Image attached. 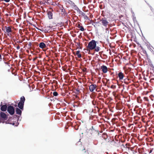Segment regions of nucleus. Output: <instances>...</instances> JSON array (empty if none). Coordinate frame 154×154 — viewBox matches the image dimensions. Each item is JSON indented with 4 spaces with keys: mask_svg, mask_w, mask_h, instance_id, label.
I'll list each match as a JSON object with an SVG mask.
<instances>
[{
    "mask_svg": "<svg viewBox=\"0 0 154 154\" xmlns=\"http://www.w3.org/2000/svg\"><path fill=\"white\" fill-rule=\"evenodd\" d=\"M31 45H32L31 43V42H29L28 44V46L29 47H31Z\"/></svg>",
    "mask_w": 154,
    "mask_h": 154,
    "instance_id": "cd10ccee",
    "label": "nucleus"
},
{
    "mask_svg": "<svg viewBox=\"0 0 154 154\" xmlns=\"http://www.w3.org/2000/svg\"><path fill=\"white\" fill-rule=\"evenodd\" d=\"M96 88V85H91L89 88L90 91L91 92H93V93L91 94V97L94 98V100L92 101V103L94 106H95L96 104V100H95V93L93 92V91Z\"/></svg>",
    "mask_w": 154,
    "mask_h": 154,
    "instance_id": "f03ea898",
    "label": "nucleus"
},
{
    "mask_svg": "<svg viewBox=\"0 0 154 154\" xmlns=\"http://www.w3.org/2000/svg\"><path fill=\"white\" fill-rule=\"evenodd\" d=\"M25 100V98L24 96H23L20 97V101L18 104V106L20 109L22 110L23 109L24 103Z\"/></svg>",
    "mask_w": 154,
    "mask_h": 154,
    "instance_id": "20e7f679",
    "label": "nucleus"
},
{
    "mask_svg": "<svg viewBox=\"0 0 154 154\" xmlns=\"http://www.w3.org/2000/svg\"><path fill=\"white\" fill-rule=\"evenodd\" d=\"M152 152V149H151L149 152V153H151Z\"/></svg>",
    "mask_w": 154,
    "mask_h": 154,
    "instance_id": "ea45409f",
    "label": "nucleus"
},
{
    "mask_svg": "<svg viewBox=\"0 0 154 154\" xmlns=\"http://www.w3.org/2000/svg\"><path fill=\"white\" fill-rule=\"evenodd\" d=\"M39 47L43 49L45 48L46 47V46L44 42H42L39 43Z\"/></svg>",
    "mask_w": 154,
    "mask_h": 154,
    "instance_id": "6ab92c4d",
    "label": "nucleus"
},
{
    "mask_svg": "<svg viewBox=\"0 0 154 154\" xmlns=\"http://www.w3.org/2000/svg\"><path fill=\"white\" fill-rule=\"evenodd\" d=\"M102 70L103 72L105 73L107 72L108 71V68L106 66L104 65H103L101 67L99 66L97 68V70Z\"/></svg>",
    "mask_w": 154,
    "mask_h": 154,
    "instance_id": "39448f33",
    "label": "nucleus"
},
{
    "mask_svg": "<svg viewBox=\"0 0 154 154\" xmlns=\"http://www.w3.org/2000/svg\"><path fill=\"white\" fill-rule=\"evenodd\" d=\"M95 2V0H94V2Z\"/></svg>",
    "mask_w": 154,
    "mask_h": 154,
    "instance_id": "6e6d98bb",
    "label": "nucleus"
},
{
    "mask_svg": "<svg viewBox=\"0 0 154 154\" xmlns=\"http://www.w3.org/2000/svg\"><path fill=\"white\" fill-rule=\"evenodd\" d=\"M76 91H77V92H79V90L78 89H76Z\"/></svg>",
    "mask_w": 154,
    "mask_h": 154,
    "instance_id": "79ce46f5",
    "label": "nucleus"
},
{
    "mask_svg": "<svg viewBox=\"0 0 154 154\" xmlns=\"http://www.w3.org/2000/svg\"><path fill=\"white\" fill-rule=\"evenodd\" d=\"M97 109L99 116L100 117L103 116L102 114L103 112V110L102 108H99L97 106Z\"/></svg>",
    "mask_w": 154,
    "mask_h": 154,
    "instance_id": "9d476101",
    "label": "nucleus"
},
{
    "mask_svg": "<svg viewBox=\"0 0 154 154\" xmlns=\"http://www.w3.org/2000/svg\"><path fill=\"white\" fill-rule=\"evenodd\" d=\"M126 79H124V80H125V83H126Z\"/></svg>",
    "mask_w": 154,
    "mask_h": 154,
    "instance_id": "49530a36",
    "label": "nucleus"
},
{
    "mask_svg": "<svg viewBox=\"0 0 154 154\" xmlns=\"http://www.w3.org/2000/svg\"><path fill=\"white\" fill-rule=\"evenodd\" d=\"M99 54H101V52H99Z\"/></svg>",
    "mask_w": 154,
    "mask_h": 154,
    "instance_id": "09e8293b",
    "label": "nucleus"
},
{
    "mask_svg": "<svg viewBox=\"0 0 154 154\" xmlns=\"http://www.w3.org/2000/svg\"><path fill=\"white\" fill-rule=\"evenodd\" d=\"M80 14H81V15L83 17H84V18L86 19V20H87V19H88V17L87 16V15H86L85 13H84V12H83L82 11H81L80 12Z\"/></svg>",
    "mask_w": 154,
    "mask_h": 154,
    "instance_id": "f3484780",
    "label": "nucleus"
},
{
    "mask_svg": "<svg viewBox=\"0 0 154 154\" xmlns=\"http://www.w3.org/2000/svg\"><path fill=\"white\" fill-rule=\"evenodd\" d=\"M92 24L95 27V25H96L95 23L93 21H92Z\"/></svg>",
    "mask_w": 154,
    "mask_h": 154,
    "instance_id": "7c9ffc66",
    "label": "nucleus"
},
{
    "mask_svg": "<svg viewBox=\"0 0 154 154\" xmlns=\"http://www.w3.org/2000/svg\"><path fill=\"white\" fill-rule=\"evenodd\" d=\"M118 76L120 80H122L124 78V75L122 72H120L118 73Z\"/></svg>",
    "mask_w": 154,
    "mask_h": 154,
    "instance_id": "4468645a",
    "label": "nucleus"
},
{
    "mask_svg": "<svg viewBox=\"0 0 154 154\" xmlns=\"http://www.w3.org/2000/svg\"><path fill=\"white\" fill-rule=\"evenodd\" d=\"M78 27L80 28V29L81 31H84V28L82 26H81L80 24L78 25Z\"/></svg>",
    "mask_w": 154,
    "mask_h": 154,
    "instance_id": "5701e85b",
    "label": "nucleus"
},
{
    "mask_svg": "<svg viewBox=\"0 0 154 154\" xmlns=\"http://www.w3.org/2000/svg\"><path fill=\"white\" fill-rule=\"evenodd\" d=\"M7 111L11 115H12L14 113V108L12 106H8L7 108Z\"/></svg>",
    "mask_w": 154,
    "mask_h": 154,
    "instance_id": "423d86ee",
    "label": "nucleus"
},
{
    "mask_svg": "<svg viewBox=\"0 0 154 154\" xmlns=\"http://www.w3.org/2000/svg\"><path fill=\"white\" fill-rule=\"evenodd\" d=\"M101 22L102 24L105 27H106L108 25V22L107 21L106 19H102L101 20Z\"/></svg>",
    "mask_w": 154,
    "mask_h": 154,
    "instance_id": "9b49d317",
    "label": "nucleus"
},
{
    "mask_svg": "<svg viewBox=\"0 0 154 154\" xmlns=\"http://www.w3.org/2000/svg\"><path fill=\"white\" fill-rule=\"evenodd\" d=\"M100 70H97V71H98V73L99 75H100Z\"/></svg>",
    "mask_w": 154,
    "mask_h": 154,
    "instance_id": "4c0bfd02",
    "label": "nucleus"
},
{
    "mask_svg": "<svg viewBox=\"0 0 154 154\" xmlns=\"http://www.w3.org/2000/svg\"><path fill=\"white\" fill-rule=\"evenodd\" d=\"M14 106H17V105H15Z\"/></svg>",
    "mask_w": 154,
    "mask_h": 154,
    "instance_id": "3c124183",
    "label": "nucleus"
},
{
    "mask_svg": "<svg viewBox=\"0 0 154 154\" xmlns=\"http://www.w3.org/2000/svg\"><path fill=\"white\" fill-rule=\"evenodd\" d=\"M96 42L94 40H92L88 44L87 47L88 50H94L95 51H96Z\"/></svg>",
    "mask_w": 154,
    "mask_h": 154,
    "instance_id": "7ed1b4c3",
    "label": "nucleus"
},
{
    "mask_svg": "<svg viewBox=\"0 0 154 154\" xmlns=\"http://www.w3.org/2000/svg\"><path fill=\"white\" fill-rule=\"evenodd\" d=\"M53 95L54 96H57L58 95V93L57 92L54 91L53 93Z\"/></svg>",
    "mask_w": 154,
    "mask_h": 154,
    "instance_id": "b1692460",
    "label": "nucleus"
},
{
    "mask_svg": "<svg viewBox=\"0 0 154 154\" xmlns=\"http://www.w3.org/2000/svg\"><path fill=\"white\" fill-rule=\"evenodd\" d=\"M91 130L92 131H93L94 133H95V130H94V128L93 126H92V128L91 129Z\"/></svg>",
    "mask_w": 154,
    "mask_h": 154,
    "instance_id": "c85d7f7f",
    "label": "nucleus"
},
{
    "mask_svg": "<svg viewBox=\"0 0 154 154\" xmlns=\"http://www.w3.org/2000/svg\"><path fill=\"white\" fill-rule=\"evenodd\" d=\"M20 48V47L19 45H18V46H17V50H19V49Z\"/></svg>",
    "mask_w": 154,
    "mask_h": 154,
    "instance_id": "c9c22d12",
    "label": "nucleus"
},
{
    "mask_svg": "<svg viewBox=\"0 0 154 154\" xmlns=\"http://www.w3.org/2000/svg\"><path fill=\"white\" fill-rule=\"evenodd\" d=\"M111 88H116V87L115 85H111Z\"/></svg>",
    "mask_w": 154,
    "mask_h": 154,
    "instance_id": "2f4dec72",
    "label": "nucleus"
},
{
    "mask_svg": "<svg viewBox=\"0 0 154 154\" xmlns=\"http://www.w3.org/2000/svg\"><path fill=\"white\" fill-rule=\"evenodd\" d=\"M144 99L145 100L148 101V99L147 97H144Z\"/></svg>",
    "mask_w": 154,
    "mask_h": 154,
    "instance_id": "bb28decb",
    "label": "nucleus"
},
{
    "mask_svg": "<svg viewBox=\"0 0 154 154\" xmlns=\"http://www.w3.org/2000/svg\"><path fill=\"white\" fill-rule=\"evenodd\" d=\"M137 100H138V98H137ZM138 102L140 103V102H139L138 100Z\"/></svg>",
    "mask_w": 154,
    "mask_h": 154,
    "instance_id": "864d4df0",
    "label": "nucleus"
},
{
    "mask_svg": "<svg viewBox=\"0 0 154 154\" xmlns=\"http://www.w3.org/2000/svg\"><path fill=\"white\" fill-rule=\"evenodd\" d=\"M3 0L7 2H9L10 1V0Z\"/></svg>",
    "mask_w": 154,
    "mask_h": 154,
    "instance_id": "72a5a7b5",
    "label": "nucleus"
},
{
    "mask_svg": "<svg viewBox=\"0 0 154 154\" xmlns=\"http://www.w3.org/2000/svg\"><path fill=\"white\" fill-rule=\"evenodd\" d=\"M58 6L61 11V12L63 13H64L66 11L63 6L61 5H58Z\"/></svg>",
    "mask_w": 154,
    "mask_h": 154,
    "instance_id": "2eb2a0df",
    "label": "nucleus"
},
{
    "mask_svg": "<svg viewBox=\"0 0 154 154\" xmlns=\"http://www.w3.org/2000/svg\"><path fill=\"white\" fill-rule=\"evenodd\" d=\"M5 33H7V35L8 36H9L11 35V32H12L11 28L10 26H5Z\"/></svg>",
    "mask_w": 154,
    "mask_h": 154,
    "instance_id": "0eeeda50",
    "label": "nucleus"
},
{
    "mask_svg": "<svg viewBox=\"0 0 154 154\" xmlns=\"http://www.w3.org/2000/svg\"><path fill=\"white\" fill-rule=\"evenodd\" d=\"M37 58V57H35V58H34L33 59V61H35V60Z\"/></svg>",
    "mask_w": 154,
    "mask_h": 154,
    "instance_id": "58836bf2",
    "label": "nucleus"
},
{
    "mask_svg": "<svg viewBox=\"0 0 154 154\" xmlns=\"http://www.w3.org/2000/svg\"><path fill=\"white\" fill-rule=\"evenodd\" d=\"M101 61H103L101 60L99 58L98 59V61L97 62H100Z\"/></svg>",
    "mask_w": 154,
    "mask_h": 154,
    "instance_id": "f704fd0d",
    "label": "nucleus"
},
{
    "mask_svg": "<svg viewBox=\"0 0 154 154\" xmlns=\"http://www.w3.org/2000/svg\"><path fill=\"white\" fill-rule=\"evenodd\" d=\"M50 9H51V11H48V17L49 19H51L53 18V13L52 12L54 11L51 8Z\"/></svg>",
    "mask_w": 154,
    "mask_h": 154,
    "instance_id": "6e6552de",
    "label": "nucleus"
},
{
    "mask_svg": "<svg viewBox=\"0 0 154 154\" xmlns=\"http://www.w3.org/2000/svg\"><path fill=\"white\" fill-rule=\"evenodd\" d=\"M7 106L6 105H2L1 108V109L2 111H5L7 109Z\"/></svg>",
    "mask_w": 154,
    "mask_h": 154,
    "instance_id": "a211bd4d",
    "label": "nucleus"
},
{
    "mask_svg": "<svg viewBox=\"0 0 154 154\" xmlns=\"http://www.w3.org/2000/svg\"><path fill=\"white\" fill-rule=\"evenodd\" d=\"M98 56L99 55H98Z\"/></svg>",
    "mask_w": 154,
    "mask_h": 154,
    "instance_id": "5fc2aeb1",
    "label": "nucleus"
},
{
    "mask_svg": "<svg viewBox=\"0 0 154 154\" xmlns=\"http://www.w3.org/2000/svg\"><path fill=\"white\" fill-rule=\"evenodd\" d=\"M140 47L141 48V49L142 50V52H143V54L145 55H147V54L146 51L144 50L142 47L140 45Z\"/></svg>",
    "mask_w": 154,
    "mask_h": 154,
    "instance_id": "412c9836",
    "label": "nucleus"
},
{
    "mask_svg": "<svg viewBox=\"0 0 154 154\" xmlns=\"http://www.w3.org/2000/svg\"><path fill=\"white\" fill-rule=\"evenodd\" d=\"M97 64L99 65V66H100V64H101L102 63H100V62H97Z\"/></svg>",
    "mask_w": 154,
    "mask_h": 154,
    "instance_id": "e433bc0d",
    "label": "nucleus"
},
{
    "mask_svg": "<svg viewBox=\"0 0 154 154\" xmlns=\"http://www.w3.org/2000/svg\"><path fill=\"white\" fill-rule=\"evenodd\" d=\"M77 44L78 46L80 45V43H77Z\"/></svg>",
    "mask_w": 154,
    "mask_h": 154,
    "instance_id": "37998d69",
    "label": "nucleus"
},
{
    "mask_svg": "<svg viewBox=\"0 0 154 154\" xmlns=\"http://www.w3.org/2000/svg\"><path fill=\"white\" fill-rule=\"evenodd\" d=\"M79 149L80 151L82 152H85L86 153V154H89L88 150L85 151V149L84 148V147L82 145H81L79 147Z\"/></svg>",
    "mask_w": 154,
    "mask_h": 154,
    "instance_id": "1a4fd4ad",
    "label": "nucleus"
},
{
    "mask_svg": "<svg viewBox=\"0 0 154 154\" xmlns=\"http://www.w3.org/2000/svg\"><path fill=\"white\" fill-rule=\"evenodd\" d=\"M98 89L97 88V97H102V92L100 91V89L98 90Z\"/></svg>",
    "mask_w": 154,
    "mask_h": 154,
    "instance_id": "dca6fc26",
    "label": "nucleus"
},
{
    "mask_svg": "<svg viewBox=\"0 0 154 154\" xmlns=\"http://www.w3.org/2000/svg\"><path fill=\"white\" fill-rule=\"evenodd\" d=\"M99 101H98V102L97 101V104L99 103Z\"/></svg>",
    "mask_w": 154,
    "mask_h": 154,
    "instance_id": "de8ad7c7",
    "label": "nucleus"
},
{
    "mask_svg": "<svg viewBox=\"0 0 154 154\" xmlns=\"http://www.w3.org/2000/svg\"><path fill=\"white\" fill-rule=\"evenodd\" d=\"M100 48L98 47H97V52H98L100 50Z\"/></svg>",
    "mask_w": 154,
    "mask_h": 154,
    "instance_id": "473e14b6",
    "label": "nucleus"
},
{
    "mask_svg": "<svg viewBox=\"0 0 154 154\" xmlns=\"http://www.w3.org/2000/svg\"><path fill=\"white\" fill-rule=\"evenodd\" d=\"M80 51H77L76 53V55L79 58H80L81 57V54L79 53Z\"/></svg>",
    "mask_w": 154,
    "mask_h": 154,
    "instance_id": "4be33fe9",
    "label": "nucleus"
},
{
    "mask_svg": "<svg viewBox=\"0 0 154 154\" xmlns=\"http://www.w3.org/2000/svg\"><path fill=\"white\" fill-rule=\"evenodd\" d=\"M99 129H101V130H97L98 132V135H97V141L99 145H101L105 142V140L107 138V135L105 133H103L101 134L103 132L102 128H103V126L102 125H99Z\"/></svg>",
    "mask_w": 154,
    "mask_h": 154,
    "instance_id": "f257e3e1",
    "label": "nucleus"
},
{
    "mask_svg": "<svg viewBox=\"0 0 154 154\" xmlns=\"http://www.w3.org/2000/svg\"><path fill=\"white\" fill-rule=\"evenodd\" d=\"M73 54L74 55H75L76 54V53H75V52H73Z\"/></svg>",
    "mask_w": 154,
    "mask_h": 154,
    "instance_id": "a18cd8bd",
    "label": "nucleus"
},
{
    "mask_svg": "<svg viewBox=\"0 0 154 154\" xmlns=\"http://www.w3.org/2000/svg\"><path fill=\"white\" fill-rule=\"evenodd\" d=\"M101 79V78L100 77H98V79L99 80H100Z\"/></svg>",
    "mask_w": 154,
    "mask_h": 154,
    "instance_id": "c03bdc74",
    "label": "nucleus"
},
{
    "mask_svg": "<svg viewBox=\"0 0 154 154\" xmlns=\"http://www.w3.org/2000/svg\"><path fill=\"white\" fill-rule=\"evenodd\" d=\"M102 97H98V96L97 97V98H98L99 100H102Z\"/></svg>",
    "mask_w": 154,
    "mask_h": 154,
    "instance_id": "c756f323",
    "label": "nucleus"
},
{
    "mask_svg": "<svg viewBox=\"0 0 154 154\" xmlns=\"http://www.w3.org/2000/svg\"><path fill=\"white\" fill-rule=\"evenodd\" d=\"M21 109H20L18 108H16V112L17 114L19 115H21L22 113V111L20 110Z\"/></svg>",
    "mask_w": 154,
    "mask_h": 154,
    "instance_id": "aec40b11",
    "label": "nucleus"
},
{
    "mask_svg": "<svg viewBox=\"0 0 154 154\" xmlns=\"http://www.w3.org/2000/svg\"><path fill=\"white\" fill-rule=\"evenodd\" d=\"M45 31H45V32H48V31H46V30H45Z\"/></svg>",
    "mask_w": 154,
    "mask_h": 154,
    "instance_id": "603ef678",
    "label": "nucleus"
},
{
    "mask_svg": "<svg viewBox=\"0 0 154 154\" xmlns=\"http://www.w3.org/2000/svg\"><path fill=\"white\" fill-rule=\"evenodd\" d=\"M95 53V52H94L93 53V54H94Z\"/></svg>",
    "mask_w": 154,
    "mask_h": 154,
    "instance_id": "8fccbe9b",
    "label": "nucleus"
},
{
    "mask_svg": "<svg viewBox=\"0 0 154 154\" xmlns=\"http://www.w3.org/2000/svg\"><path fill=\"white\" fill-rule=\"evenodd\" d=\"M96 62L95 60H93L91 62V64L92 66L93 67V69H94L96 71Z\"/></svg>",
    "mask_w": 154,
    "mask_h": 154,
    "instance_id": "ddd939ff",
    "label": "nucleus"
},
{
    "mask_svg": "<svg viewBox=\"0 0 154 154\" xmlns=\"http://www.w3.org/2000/svg\"><path fill=\"white\" fill-rule=\"evenodd\" d=\"M0 116L5 120H6L7 119L6 114L2 112H1Z\"/></svg>",
    "mask_w": 154,
    "mask_h": 154,
    "instance_id": "f8f14e48",
    "label": "nucleus"
},
{
    "mask_svg": "<svg viewBox=\"0 0 154 154\" xmlns=\"http://www.w3.org/2000/svg\"><path fill=\"white\" fill-rule=\"evenodd\" d=\"M129 146V144L126 143L125 145H124L123 144H122V146H123L124 148H127V146Z\"/></svg>",
    "mask_w": 154,
    "mask_h": 154,
    "instance_id": "393cba45",
    "label": "nucleus"
},
{
    "mask_svg": "<svg viewBox=\"0 0 154 154\" xmlns=\"http://www.w3.org/2000/svg\"><path fill=\"white\" fill-rule=\"evenodd\" d=\"M82 71L84 72H87V69L86 68H84L82 69Z\"/></svg>",
    "mask_w": 154,
    "mask_h": 154,
    "instance_id": "a878e982",
    "label": "nucleus"
},
{
    "mask_svg": "<svg viewBox=\"0 0 154 154\" xmlns=\"http://www.w3.org/2000/svg\"><path fill=\"white\" fill-rule=\"evenodd\" d=\"M100 80H99L97 82V83H100Z\"/></svg>",
    "mask_w": 154,
    "mask_h": 154,
    "instance_id": "a19ab883",
    "label": "nucleus"
}]
</instances>
